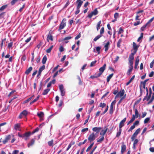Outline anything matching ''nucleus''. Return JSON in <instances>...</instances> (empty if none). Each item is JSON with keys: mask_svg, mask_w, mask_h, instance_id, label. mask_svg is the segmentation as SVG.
<instances>
[{"mask_svg": "<svg viewBox=\"0 0 154 154\" xmlns=\"http://www.w3.org/2000/svg\"><path fill=\"white\" fill-rule=\"evenodd\" d=\"M76 3L77 5L76 11L75 12V14L77 15L80 12V8L83 3V1L82 0H77Z\"/></svg>", "mask_w": 154, "mask_h": 154, "instance_id": "nucleus-1", "label": "nucleus"}, {"mask_svg": "<svg viewBox=\"0 0 154 154\" xmlns=\"http://www.w3.org/2000/svg\"><path fill=\"white\" fill-rule=\"evenodd\" d=\"M135 115L133 114L132 115V118L131 119V120L127 124L128 125L132 122L134 120L135 118H137L139 117V114L137 109H135Z\"/></svg>", "mask_w": 154, "mask_h": 154, "instance_id": "nucleus-2", "label": "nucleus"}, {"mask_svg": "<svg viewBox=\"0 0 154 154\" xmlns=\"http://www.w3.org/2000/svg\"><path fill=\"white\" fill-rule=\"evenodd\" d=\"M66 19L65 18H64L63 19L59 26L58 29L59 31L63 29L66 26Z\"/></svg>", "mask_w": 154, "mask_h": 154, "instance_id": "nucleus-3", "label": "nucleus"}, {"mask_svg": "<svg viewBox=\"0 0 154 154\" xmlns=\"http://www.w3.org/2000/svg\"><path fill=\"white\" fill-rule=\"evenodd\" d=\"M98 11L97 8H96L94 9L93 11H92L88 15V17L89 18H91L93 16L97 15L98 14Z\"/></svg>", "mask_w": 154, "mask_h": 154, "instance_id": "nucleus-4", "label": "nucleus"}, {"mask_svg": "<svg viewBox=\"0 0 154 154\" xmlns=\"http://www.w3.org/2000/svg\"><path fill=\"white\" fill-rule=\"evenodd\" d=\"M96 136L95 134L94 133H92L89 135L88 138V140L89 141L90 143H91L94 140Z\"/></svg>", "mask_w": 154, "mask_h": 154, "instance_id": "nucleus-5", "label": "nucleus"}, {"mask_svg": "<svg viewBox=\"0 0 154 154\" xmlns=\"http://www.w3.org/2000/svg\"><path fill=\"white\" fill-rule=\"evenodd\" d=\"M52 32H53L51 30H50L49 32L47 38V40L48 42H49V40H51V41H53V35H52Z\"/></svg>", "mask_w": 154, "mask_h": 154, "instance_id": "nucleus-6", "label": "nucleus"}, {"mask_svg": "<svg viewBox=\"0 0 154 154\" xmlns=\"http://www.w3.org/2000/svg\"><path fill=\"white\" fill-rule=\"evenodd\" d=\"M125 90L124 89H122L119 92H118V94L116 95L115 96V98H117L119 96L121 97H122L125 93Z\"/></svg>", "mask_w": 154, "mask_h": 154, "instance_id": "nucleus-7", "label": "nucleus"}, {"mask_svg": "<svg viewBox=\"0 0 154 154\" xmlns=\"http://www.w3.org/2000/svg\"><path fill=\"white\" fill-rule=\"evenodd\" d=\"M106 64H105L102 67H101L99 69V72L98 73L100 75H101L104 72L105 69L106 67Z\"/></svg>", "mask_w": 154, "mask_h": 154, "instance_id": "nucleus-8", "label": "nucleus"}, {"mask_svg": "<svg viewBox=\"0 0 154 154\" xmlns=\"http://www.w3.org/2000/svg\"><path fill=\"white\" fill-rule=\"evenodd\" d=\"M139 47V45H136V43L134 42H133V49L134 50L133 52L134 53H136L137 52L138 49Z\"/></svg>", "mask_w": 154, "mask_h": 154, "instance_id": "nucleus-9", "label": "nucleus"}, {"mask_svg": "<svg viewBox=\"0 0 154 154\" xmlns=\"http://www.w3.org/2000/svg\"><path fill=\"white\" fill-rule=\"evenodd\" d=\"M126 120V118H124L120 122L119 125V128H122V127L124 125V123Z\"/></svg>", "mask_w": 154, "mask_h": 154, "instance_id": "nucleus-10", "label": "nucleus"}, {"mask_svg": "<svg viewBox=\"0 0 154 154\" xmlns=\"http://www.w3.org/2000/svg\"><path fill=\"white\" fill-rule=\"evenodd\" d=\"M101 129L100 127H94L92 128V130L94 132H96V134H98Z\"/></svg>", "mask_w": 154, "mask_h": 154, "instance_id": "nucleus-11", "label": "nucleus"}, {"mask_svg": "<svg viewBox=\"0 0 154 154\" xmlns=\"http://www.w3.org/2000/svg\"><path fill=\"white\" fill-rule=\"evenodd\" d=\"M24 134V139L25 140H27L28 139V138L31 134H32V133H31L30 131L26 132Z\"/></svg>", "mask_w": 154, "mask_h": 154, "instance_id": "nucleus-12", "label": "nucleus"}, {"mask_svg": "<svg viewBox=\"0 0 154 154\" xmlns=\"http://www.w3.org/2000/svg\"><path fill=\"white\" fill-rule=\"evenodd\" d=\"M11 138V136L10 135H8L6 137L5 139L2 141L3 143L4 144H6L9 140H10Z\"/></svg>", "mask_w": 154, "mask_h": 154, "instance_id": "nucleus-13", "label": "nucleus"}, {"mask_svg": "<svg viewBox=\"0 0 154 154\" xmlns=\"http://www.w3.org/2000/svg\"><path fill=\"white\" fill-rule=\"evenodd\" d=\"M20 123H17L14 125V129L16 131H20Z\"/></svg>", "mask_w": 154, "mask_h": 154, "instance_id": "nucleus-14", "label": "nucleus"}, {"mask_svg": "<svg viewBox=\"0 0 154 154\" xmlns=\"http://www.w3.org/2000/svg\"><path fill=\"white\" fill-rule=\"evenodd\" d=\"M135 53L133 52L129 55L128 58V61H134V55Z\"/></svg>", "mask_w": 154, "mask_h": 154, "instance_id": "nucleus-15", "label": "nucleus"}, {"mask_svg": "<svg viewBox=\"0 0 154 154\" xmlns=\"http://www.w3.org/2000/svg\"><path fill=\"white\" fill-rule=\"evenodd\" d=\"M35 138L32 139L30 140L27 144L28 147L29 148L30 146L33 145L35 143Z\"/></svg>", "mask_w": 154, "mask_h": 154, "instance_id": "nucleus-16", "label": "nucleus"}, {"mask_svg": "<svg viewBox=\"0 0 154 154\" xmlns=\"http://www.w3.org/2000/svg\"><path fill=\"white\" fill-rule=\"evenodd\" d=\"M143 10H141L138 11L136 12V14H137V15L135 17V19L136 20H138L139 21V20H140V19H139V17H140L141 15H138V14L140 13H143Z\"/></svg>", "mask_w": 154, "mask_h": 154, "instance_id": "nucleus-17", "label": "nucleus"}, {"mask_svg": "<svg viewBox=\"0 0 154 154\" xmlns=\"http://www.w3.org/2000/svg\"><path fill=\"white\" fill-rule=\"evenodd\" d=\"M109 41H108L104 45V48H105L104 50L105 51H107L108 50L109 48Z\"/></svg>", "mask_w": 154, "mask_h": 154, "instance_id": "nucleus-18", "label": "nucleus"}, {"mask_svg": "<svg viewBox=\"0 0 154 154\" xmlns=\"http://www.w3.org/2000/svg\"><path fill=\"white\" fill-rule=\"evenodd\" d=\"M121 152L122 153H123L124 151L126 149V145L124 144V143H123L122 144V146H121Z\"/></svg>", "mask_w": 154, "mask_h": 154, "instance_id": "nucleus-19", "label": "nucleus"}, {"mask_svg": "<svg viewBox=\"0 0 154 154\" xmlns=\"http://www.w3.org/2000/svg\"><path fill=\"white\" fill-rule=\"evenodd\" d=\"M99 74H100L99 73L97 74L96 73L95 74L91 75L90 76V78L92 79L97 78L101 75H100Z\"/></svg>", "mask_w": 154, "mask_h": 154, "instance_id": "nucleus-20", "label": "nucleus"}, {"mask_svg": "<svg viewBox=\"0 0 154 154\" xmlns=\"http://www.w3.org/2000/svg\"><path fill=\"white\" fill-rule=\"evenodd\" d=\"M32 66H30L28 69L25 71V73L26 75H28L30 72L32 70Z\"/></svg>", "mask_w": 154, "mask_h": 154, "instance_id": "nucleus-21", "label": "nucleus"}, {"mask_svg": "<svg viewBox=\"0 0 154 154\" xmlns=\"http://www.w3.org/2000/svg\"><path fill=\"white\" fill-rule=\"evenodd\" d=\"M122 129L121 128H119L118 131L117 132L116 137H119L121 135L122 132Z\"/></svg>", "mask_w": 154, "mask_h": 154, "instance_id": "nucleus-22", "label": "nucleus"}, {"mask_svg": "<svg viewBox=\"0 0 154 154\" xmlns=\"http://www.w3.org/2000/svg\"><path fill=\"white\" fill-rule=\"evenodd\" d=\"M107 130L108 128H106L105 130H102L101 131L100 134L101 135H102V136H103L104 137V135L105 134L106 132H107Z\"/></svg>", "mask_w": 154, "mask_h": 154, "instance_id": "nucleus-23", "label": "nucleus"}, {"mask_svg": "<svg viewBox=\"0 0 154 154\" xmlns=\"http://www.w3.org/2000/svg\"><path fill=\"white\" fill-rule=\"evenodd\" d=\"M48 143L49 146H53L54 145V140L52 139L51 140L48 141Z\"/></svg>", "mask_w": 154, "mask_h": 154, "instance_id": "nucleus-24", "label": "nucleus"}, {"mask_svg": "<svg viewBox=\"0 0 154 154\" xmlns=\"http://www.w3.org/2000/svg\"><path fill=\"white\" fill-rule=\"evenodd\" d=\"M114 111L113 110V106H112V105H110L109 111V113L110 114L112 115Z\"/></svg>", "mask_w": 154, "mask_h": 154, "instance_id": "nucleus-25", "label": "nucleus"}, {"mask_svg": "<svg viewBox=\"0 0 154 154\" xmlns=\"http://www.w3.org/2000/svg\"><path fill=\"white\" fill-rule=\"evenodd\" d=\"M135 76V75H134L132 76L129 81L126 83V86L128 85L134 79Z\"/></svg>", "mask_w": 154, "mask_h": 154, "instance_id": "nucleus-26", "label": "nucleus"}, {"mask_svg": "<svg viewBox=\"0 0 154 154\" xmlns=\"http://www.w3.org/2000/svg\"><path fill=\"white\" fill-rule=\"evenodd\" d=\"M113 73H112L110 74L108 76H107V82H108L110 79L113 76Z\"/></svg>", "mask_w": 154, "mask_h": 154, "instance_id": "nucleus-27", "label": "nucleus"}, {"mask_svg": "<svg viewBox=\"0 0 154 154\" xmlns=\"http://www.w3.org/2000/svg\"><path fill=\"white\" fill-rule=\"evenodd\" d=\"M102 36V35H99L96 36L93 39L94 42H96L97 40L99 39Z\"/></svg>", "mask_w": 154, "mask_h": 154, "instance_id": "nucleus-28", "label": "nucleus"}, {"mask_svg": "<svg viewBox=\"0 0 154 154\" xmlns=\"http://www.w3.org/2000/svg\"><path fill=\"white\" fill-rule=\"evenodd\" d=\"M122 42V40L121 38L118 41L117 43V47L119 48H120L121 45L120 44Z\"/></svg>", "mask_w": 154, "mask_h": 154, "instance_id": "nucleus-29", "label": "nucleus"}, {"mask_svg": "<svg viewBox=\"0 0 154 154\" xmlns=\"http://www.w3.org/2000/svg\"><path fill=\"white\" fill-rule=\"evenodd\" d=\"M50 91V89L49 88L45 89L42 93V94L44 95L47 94Z\"/></svg>", "mask_w": 154, "mask_h": 154, "instance_id": "nucleus-30", "label": "nucleus"}, {"mask_svg": "<svg viewBox=\"0 0 154 154\" xmlns=\"http://www.w3.org/2000/svg\"><path fill=\"white\" fill-rule=\"evenodd\" d=\"M104 139V137L103 136H102L101 138L100 139H97V143H100L103 141Z\"/></svg>", "mask_w": 154, "mask_h": 154, "instance_id": "nucleus-31", "label": "nucleus"}, {"mask_svg": "<svg viewBox=\"0 0 154 154\" xmlns=\"http://www.w3.org/2000/svg\"><path fill=\"white\" fill-rule=\"evenodd\" d=\"M47 57L45 55L43 57L42 59V63H43V64H44L47 61Z\"/></svg>", "mask_w": 154, "mask_h": 154, "instance_id": "nucleus-32", "label": "nucleus"}, {"mask_svg": "<svg viewBox=\"0 0 154 154\" xmlns=\"http://www.w3.org/2000/svg\"><path fill=\"white\" fill-rule=\"evenodd\" d=\"M20 0H12L11 2V5H15L17 2Z\"/></svg>", "mask_w": 154, "mask_h": 154, "instance_id": "nucleus-33", "label": "nucleus"}, {"mask_svg": "<svg viewBox=\"0 0 154 154\" xmlns=\"http://www.w3.org/2000/svg\"><path fill=\"white\" fill-rule=\"evenodd\" d=\"M154 100V96L152 95L151 98L149 100V101L148 102L147 104L148 105V104H149L150 103H151Z\"/></svg>", "mask_w": 154, "mask_h": 154, "instance_id": "nucleus-34", "label": "nucleus"}, {"mask_svg": "<svg viewBox=\"0 0 154 154\" xmlns=\"http://www.w3.org/2000/svg\"><path fill=\"white\" fill-rule=\"evenodd\" d=\"M96 51L97 52L98 54H99L100 53V50L101 49V47L100 46H98L96 47Z\"/></svg>", "mask_w": 154, "mask_h": 154, "instance_id": "nucleus-35", "label": "nucleus"}, {"mask_svg": "<svg viewBox=\"0 0 154 154\" xmlns=\"http://www.w3.org/2000/svg\"><path fill=\"white\" fill-rule=\"evenodd\" d=\"M129 69H128L127 72V74L128 75H130L131 74V72L133 70V68L129 67Z\"/></svg>", "mask_w": 154, "mask_h": 154, "instance_id": "nucleus-36", "label": "nucleus"}, {"mask_svg": "<svg viewBox=\"0 0 154 154\" xmlns=\"http://www.w3.org/2000/svg\"><path fill=\"white\" fill-rule=\"evenodd\" d=\"M139 56H137L136 57V60L135 62V65L138 66L139 64Z\"/></svg>", "mask_w": 154, "mask_h": 154, "instance_id": "nucleus-37", "label": "nucleus"}, {"mask_svg": "<svg viewBox=\"0 0 154 154\" xmlns=\"http://www.w3.org/2000/svg\"><path fill=\"white\" fill-rule=\"evenodd\" d=\"M8 6V5H6L2 6L0 8V11H2L5 9Z\"/></svg>", "mask_w": 154, "mask_h": 154, "instance_id": "nucleus-38", "label": "nucleus"}, {"mask_svg": "<svg viewBox=\"0 0 154 154\" xmlns=\"http://www.w3.org/2000/svg\"><path fill=\"white\" fill-rule=\"evenodd\" d=\"M53 47V45L51 46L49 48L46 50V52L47 53H50Z\"/></svg>", "mask_w": 154, "mask_h": 154, "instance_id": "nucleus-39", "label": "nucleus"}, {"mask_svg": "<svg viewBox=\"0 0 154 154\" xmlns=\"http://www.w3.org/2000/svg\"><path fill=\"white\" fill-rule=\"evenodd\" d=\"M45 68V66L44 65L41 66L39 69L38 71L42 72V71Z\"/></svg>", "mask_w": 154, "mask_h": 154, "instance_id": "nucleus-40", "label": "nucleus"}, {"mask_svg": "<svg viewBox=\"0 0 154 154\" xmlns=\"http://www.w3.org/2000/svg\"><path fill=\"white\" fill-rule=\"evenodd\" d=\"M37 115L39 118H42L43 116L44 113L42 112H41L40 113L37 114Z\"/></svg>", "mask_w": 154, "mask_h": 154, "instance_id": "nucleus-41", "label": "nucleus"}, {"mask_svg": "<svg viewBox=\"0 0 154 154\" xmlns=\"http://www.w3.org/2000/svg\"><path fill=\"white\" fill-rule=\"evenodd\" d=\"M6 40V38L2 39V42H1V48H2L3 47V42H5Z\"/></svg>", "mask_w": 154, "mask_h": 154, "instance_id": "nucleus-42", "label": "nucleus"}, {"mask_svg": "<svg viewBox=\"0 0 154 154\" xmlns=\"http://www.w3.org/2000/svg\"><path fill=\"white\" fill-rule=\"evenodd\" d=\"M143 33H141L140 34V37H139L138 38L137 40V41L138 42H139L143 38Z\"/></svg>", "mask_w": 154, "mask_h": 154, "instance_id": "nucleus-43", "label": "nucleus"}, {"mask_svg": "<svg viewBox=\"0 0 154 154\" xmlns=\"http://www.w3.org/2000/svg\"><path fill=\"white\" fill-rule=\"evenodd\" d=\"M27 111L26 110H24L21 112L23 116H26L27 115Z\"/></svg>", "mask_w": 154, "mask_h": 154, "instance_id": "nucleus-44", "label": "nucleus"}, {"mask_svg": "<svg viewBox=\"0 0 154 154\" xmlns=\"http://www.w3.org/2000/svg\"><path fill=\"white\" fill-rule=\"evenodd\" d=\"M106 106V104L104 103H100L99 106L102 108H104Z\"/></svg>", "mask_w": 154, "mask_h": 154, "instance_id": "nucleus-45", "label": "nucleus"}, {"mask_svg": "<svg viewBox=\"0 0 154 154\" xmlns=\"http://www.w3.org/2000/svg\"><path fill=\"white\" fill-rule=\"evenodd\" d=\"M150 119V118L149 117H148L146 118L144 120V124L147 123L149 121Z\"/></svg>", "mask_w": 154, "mask_h": 154, "instance_id": "nucleus-46", "label": "nucleus"}, {"mask_svg": "<svg viewBox=\"0 0 154 154\" xmlns=\"http://www.w3.org/2000/svg\"><path fill=\"white\" fill-rule=\"evenodd\" d=\"M135 127V126L133 124V125L128 130V132H129L131 131Z\"/></svg>", "mask_w": 154, "mask_h": 154, "instance_id": "nucleus-47", "label": "nucleus"}, {"mask_svg": "<svg viewBox=\"0 0 154 154\" xmlns=\"http://www.w3.org/2000/svg\"><path fill=\"white\" fill-rule=\"evenodd\" d=\"M129 67L133 68V61H129Z\"/></svg>", "mask_w": 154, "mask_h": 154, "instance_id": "nucleus-48", "label": "nucleus"}, {"mask_svg": "<svg viewBox=\"0 0 154 154\" xmlns=\"http://www.w3.org/2000/svg\"><path fill=\"white\" fill-rule=\"evenodd\" d=\"M147 26H148V25H147V24H146V23L145 25L143 26L141 28V29H140L142 31H144V30L145 29V28Z\"/></svg>", "mask_w": 154, "mask_h": 154, "instance_id": "nucleus-49", "label": "nucleus"}, {"mask_svg": "<svg viewBox=\"0 0 154 154\" xmlns=\"http://www.w3.org/2000/svg\"><path fill=\"white\" fill-rule=\"evenodd\" d=\"M39 129L38 127L36 128L32 132V134H34L35 133L38 132L39 131Z\"/></svg>", "mask_w": 154, "mask_h": 154, "instance_id": "nucleus-50", "label": "nucleus"}, {"mask_svg": "<svg viewBox=\"0 0 154 154\" xmlns=\"http://www.w3.org/2000/svg\"><path fill=\"white\" fill-rule=\"evenodd\" d=\"M151 97H149L148 95V94H146V96L144 97V98H146V100L147 101L149 100L150 98Z\"/></svg>", "mask_w": 154, "mask_h": 154, "instance_id": "nucleus-51", "label": "nucleus"}, {"mask_svg": "<svg viewBox=\"0 0 154 154\" xmlns=\"http://www.w3.org/2000/svg\"><path fill=\"white\" fill-rule=\"evenodd\" d=\"M114 18L117 19L119 17V14L118 13H115L114 14Z\"/></svg>", "mask_w": 154, "mask_h": 154, "instance_id": "nucleus-52", "label": "nucleus"}, {"mask_svg": "<svg viewBox=\"0 0 154 154\" xmlns=\"http://www.w3.org/2000/svg\"><path fill=\"white\" fill-rule=\"evenodd\" d=\"M60 91L61 94V95H62V96H64L65 95V90L64 89L63 90H60Z\"/></svg>", "mask_w": 154, "mask_h": 154, "instance_id": "nucleus-53", "label": "nucleus"}, {"mask_svg": "<svg viewBox=\"0 0 154 154\" xmlns=\"http://www.w3.org/2000/svg\"><path fill=\"white\" fill-rule=\"evenodd\" d=\"M104 32V28L103 27L101 28L100 31V35H102L103 33Z\"/></svg>", "mask_w": 154, "mask_h": 154, "instance_id": "nucleus-54", "label": "nucleus"}, {"mask_svg": "<svg viewBox=\"0 0 154 154\" xmlns=\"http://www.w3.org/2000/svg\"><path fill=\"white\" fill-rule=\"evenodd\" d=\"M96 60H94V61H92L91 63L90 66L92 67L96 63Z\"/></svg>", "mask_w": 154, "mask_h": 154, "instance_id": "nucleus-55", "label": "nucleus"}, {"mask_svg": "<svg viewBox=\"0 0 154 154\" xmlns=\"http://www.w3.org/2000/svg\"><path fill=\"white\" fill-rule=\"evenodd\" d=\"M154 17H152L151 19H150L148 22L146 23V24L148 25L150 23L152 22L154 19Z\"/></svg>", "mask_w": 154, "mask_h": 154, "instance_id": "nucleus-56", "label": "nucleus"}, {"mask_svg": "<svg viewBox=\"0 0 154 154\" xmlns=\"http://www.w3.org/2000/svg\"><path fill=\"white\" fill-rule=\"evenodd\" d=\"M109 108V106H107L106 108L104 110V111L101 114L102 115H103L105 114L108 111Z\"/></svg>", "mask_w": 154, "mask_h": 154, "instance_id": "nucleus-57", "label": "nucleus"}, {"mask_svg": "<svg viewBox=\"0 0 154 154\" xmlns=\"http://www.w3.org/2000/svg\"><path fill=\"white\" fill-rule=\"evenodd\" d=\"M69 0H68L64 6L63 8H66L69 5Z\"/></svg>", "mask_w": 154, "mask_h": 154, "instance_id": "nucleus-58", "label": "nucleus"}, {"mask_svg": "<svg viewBox=\"0 0 154 154\" xmlns=\"http://www.w3.org/2000/svg\"><path fill=\"white\" fill-rule=\"evenodd\" d=\"M13 45V42H11L9 43L8 45V47L9 48H11Z\"/></svg>", "mask_w": 154, "mask_h": 154, "instance_id": "nucleus-59", "label": "nucleus"}, {"mask_svg": "<svg viewBox=\"0 0 154 154\" xmlns=\"http://www.w3.org/2000/svg\"><path fill=\"white\" fill-rule=\"evenodd\" d=\"M140 128H138L137 129L135 132L134 133L137 135L140 132Z\"/></svg>", "mask_w": 154, "mask_h": 154, "instance_id": "nucleus-60", "label": "nucleus"}, {"mask_svg": "<svg viewBox=\"0 0 154 154\" xmlns=\"http://www.w3.org/2000/svg\"><path fill=\"white\" fill-rule=\"evenodd\" d=\"M72 37L71 36H67L65 37L63 39V40H67L70 39L72 38Z\"/></svg>", "mask_w": 154, "mask_h": 154, "instance_id": "nucleus-61", "label": "nucleus"}, {"mask_svg": "<svg viewBox=\"0 0 154 154\" xmlns=\"http://www.w3.org/2000/svg\"><path fill=\"white\" fill-rule=\"evenodd\" d=\"M118 92V89L117 88L116 89H115L114 90L113 94H115L116 95L117 94Z\"/></svg>", "mask_w": 154, "mask_h": 154, "instance_id": "nucleus-62", "label": "nucleus"}, {"mask_svg": "<svg viewBox=\"0 0 154 154\" xmlns=\"http://www.w3.org/2000/svg\"><path fill=\"white\" fill-rule=\"evenodd\" d=\"M154 63V59L152 61V62L150 63V66L151 68H152L153 66V64Z\"/></svg>", "mask_w": 154, "mask_h": 154, "instance_id": "nucleus-63", "label": "nucleus"}, {"mask_svg": "<svg viewBox=\"0 0 154 154\" xmlns=\"http://www.w3.org/2000/svg\"><path fill=\"white\" fill-rule=\"evenodd\" d=\"M19 151L18 150H15L12 152V154H18Z\"/></svg>", "mask_w": 154, "mask_h": 154, "instance_id": "nucleus-64", "label": "nucleus"}]
</instances>
